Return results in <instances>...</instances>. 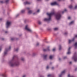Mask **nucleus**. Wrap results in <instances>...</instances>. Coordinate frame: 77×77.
I'll list each match as a JSON object with an SVG mask.
<instances>
[{
  "label": "nucleus",
  "mask_w": 77,
  "mask_h": 77,
  "mask_svg": "<svg viewBox=\"0 0 77 77\" xmlns=\"http://www.w3.org/2000/svg\"><path fill=\"white\" fill-rule=\"evenodd\" d=\"M39 0H37V1H39Z\"/></svg>",
  "instance_id": "nucleus-62"
},
{
  "label": "nucleus",
  "mask_w": 77,
  "mask_h": 77,
  "mask_svg": "<svg viewBox=\"0 0 77 77\" xmlns=\"http://www.w3.org/2000/svg\"><path fill=\"white\" fill-rule=\"evenodd\" d=\"M63 59H66V56L64 57Z\"/></svg>",
  "instance_id": "nucleus-44"
},
{
  "label": "nucleus",
  "mask_w": 77,
  "mask_h": 77,
  "mask_svg": "<svg viewBox=\"0 0 77 77\" xmlns=\"http://www.w3.org/2000/svg\"><path fill=\"white\" fill-rule=\"evenodd\" d=\"M69 64H71V63H72V62H69Z\"/></svg>",
  "instance_id": "nucleus-55"
},
{
  "label": "nucleus",
  "mask_w": 77,
  "mask_h": 77,
  "mask_svg": "<svg viewBox=\"0 0 77 77\" xmlns=\"http://www.w3.org/2000/svg\"><path fill=\"white\" fill-rule=\"evenodd\" d=\"M40 29H41V30H43L42 28H40Z\"/></svg>",
  "instance_id": "nucleus-60"
},
{
  "label": "nucleus",
  "mask_w": 77,
  "mask_h": 77,
  "mask_svg": "<svg viewBox=\"0 0 77 77\" xmlns=\"http://www.w3.org/2000/svg\"><path fill=\"white\" fill-rule=\"evenodd\" d=\"M19 16V14H18L17 15H16V18H17V17H18Z\"/></svg>",
  "instance_id": "nucleus-40"
},
{
  "label": "nucleus",
  "mask_w": 77,
  "mask_h": 77,
  "mask_svg": "<svg viewBox=\"0 0 77 77\" xmlns=\"http://www.w3.org/2000/svg\"><path fill=\"white\" fill-rule=\"evenodd\" d=\"M25 12V10H22L21 11V13H22V14L24 13Z\"/></svg>",
  "instance_id": "nucleus-31"
},
{
  "label": "nucleus",
  "mask_w": 77,
  "mask_h": 77,
  "mask_svg": "<svg viewBox=\"0 0 77 77\" xmlns=\"http://www.w3.org/2000/svg\"><path fill=\"white\" fill-rule=\"evenodd\" d=\"M55 51H56V49L55 48H54L52 49V51H53V52H55Z\"/></svg>",
  "instance_id": "nucleus-30"
},
{
  "label": "nucleus",
  "mask_w": 77,
  "mask_h": 77,
  "mask_svg": "<svg viewBox=\"0 0 77 77\" xmlns=\"http://www.w3.org/2000/svg\"><path fill=\"white\" fill-rule=\"evenodd\" d=\"M20 60L23 62H25V59H24V58L23 57H21L20 59Z\"/></svg>",
  "instance_id": "nucleus-14"
},
{
  "label": "nucleus",
  "mask_w": 77,
  "mask_h": 77,
  "mask_svg": "<svg viewBox=\"0 0 77 77\" xmlns=\"http://www.w3.org/2000/svg\"><path fill=\"white\" fill-rule=\"evenodd\" d=\"M2 19L0 18V22L2 21Z\"/></svg>",
  "instance_id": "nucleus-51"
},
{
  "label": "nucleus",
  "mask_w": 77,
  "mask_h": 77,
  "mask_svg": "<svg viewBox=\"0 0 77 77\" xmlns=\"http://www.w3.org/2000/svg\"><path fill=\"white\" fill-rule=\"evenodd\" d=\"M74 24V21H72L69 23V25H72Z\"/></svg>",
  "instance_id": "nucleus-15"
},
{
  "label": "nucleus",
  "mask_w": 77,
  "mask_h": 77,
  "mask_svg": "<svg viewBox=\"0 0 77 77\" xmlns=\"http://www.w3.org/2000/svg\"><path fill=\"white\" fill-rule=\"evenodd\" d=\"M28 13H29V14H31L32 13V11L29 10L28 12Z\"/></svg>",
  "instance_id": "nucleus-20"
},
{
  "label": "nucleus",
  "mask_w": 77,
  "mask_h": 77,
  "mask_svg": "<svg viewBox=\"0 0 77 77\" xmlns=\"http://www.w3.org/2000/svg\"><path fill=\"white\" fill-rule=\"evenodd\" d=\"M71 47H69L68 49V52H67V54H71Z\"/></svg>",
  "instance_id": "nucleus-11"
},
{
  "label": "nucleus",
  "mask_w": 77,
  "mask_h": 77,
  "mask_svg": "<svg viewBox=\"0 0 77 77\" xmlns=\"http://www.w3.org/2000/svg\"><path fill=\"white\" fill-rule=\"evenodd\" d=\"M38 24H39V25H41V22L39 21H38Z\"/></svg>",
  "instance_id": "nucleus-27"
},
{
  "label": "nucleus",
  "mask_w": 77,
  "mask_h": 77,
  "mask_svg": "<svg viewBox=\"0 0 77 77\" xmlns=\"http://www.w3.org/2000/svg\"><path fill=\"white\" fill-rule=\"evenodd\" d=\"M72 59H74L75 62H76L77 61V53L76 52L74 53V56L72 57Z\"/></svg>",
  "instance_id": "nucleus-4"
},
{
  "label": "nucleus",
  "mask_w": 77,
  "mask_h": 77,
  "mask_svg": "<svg viewBox=\"0 0 77 77\" xmlns=\"http://www.w3.org/2000/svg\"><path fill=\"white\" fill-rule=\"evenodd\" d=\"M25 29V30H27V31L29 32H30V33H32V31L28 27V25H26V26Z\"/></svg>",
  "instance_id": "nucleus-5"
},
{
  "label": "nucleus",
  "mask_w": 77,
  "mask_h": 77,
  "mask_svg": "<svg viewBox=\"0 0 77 77\" xmlns=\"http://www.w3.org/2000/svg\"><path fill=\"white\" fill-rule=\"evenodd\" d=\"M26 22H27V20H25L24 22L25 23H26Z\"/></svg>",
  "instance_id": "nucleus-46"
},
{
  "label": "nucleus",
  "mask_w": 77,
  "mask_h": 77,
  "mask_svg": "<svg viewBox=\"0 0 77 77\" xmlns=\"http://www.w3.org/2000/svg\"><path fill=\"white\" fill-rule=\"evenodd\" d=\"M24 4L25 5H30V4L29 2H24Z\"/></svg>",
  "instance_id": "nucleus-16"
},
{
  "label": "nucleus",
  "mask_w": 77,
  "mask_h": 77,
  "mask_svg": "<svg viewBox=\"0 0 77 77\" xmlns=\"http://www.w3.org/2000/svg\"><path fill=\"white\" fill-rule=\"evenodd\" d=\"M14 51H18V48H17L16 49H14Z\"/></svg>",
  "instance_id": "nucleus-35"
},
{
  "label": "nucleus",
  "mask_w": 77,
  "mask_h": 77,
  "mask_svg": "<svg viewBox=\"0 0 77 77\" xmlns=\"http://www.w3.org/2000/svg\"><path fill=\"white\" fill-rule=\"evenodd\" d=\"M45 42H46V43H48V42H45Z\"/></svg>",
  "instance_id": "nucleus-61"
},
{
  "label": "nucleus",
  "mask_w": 77,
  "mask_h": 77,
  "mask_svg": "<svg viewBox=\"0 0 77 77\" xmlns=\"http://www.w3.org/2000/svg\"><path fill=\"white\" fill-rule=\"evenodd\" d=\"M53 75L51 74H49L47 75L48 77H52Z\"/></svg>",
  "instance_id": "nucleus-19"
},
{
  "label": "nucleus",
  "mask_w": 77,
  "mask_h": 77,
  "mask_svg": "<svg viewBox=\"0 0 77 77\" xmlns=\"http://www.w3.org/2000/svg\"><path fill=\"white\" fill-rule=\"evenodd\" d=\"M35 14H36V13L35 12V13H33V14L34 15H35Z\"/></svg>",
  "instance_id": "nucleus-50"
},
{
  "label": "nucleus",
  "mask_w": 77,
  "mask_h": 77,
  "mask_svg": "<svg viewBox=\"0 0 77 77\" xmlns=\"http://www.w3.org/2000/svg\"><path fill=\"white\" fill-rule=\"evenodd\" d=\"M15 39H16L14 37V38H12L11 39V41H15Z\"/></svg>",
  "instance_id": "nucleus-21"
},
{
  "label": "nucleus",
  "mask_w": 77,
  "mask_h": 77,
  "mask_svg": "<svg viewBox=\"0 0 77 77\" xmlns=\"http://www.w3.org/2000/svg\"><path fill=\"white\" fill-rule=\"evenodd\" d=\"M77 67H76V68H75V71H77Z\"/></svg>",
  "instance_id": "nucleus-48"
},
{
  "label": "nucleus",
  "mask_w": 77,
  "mask_h": 77,
  "mask_svg": "<svg viewBox=\"0 0 77 77\" xmlns=\"http://www.w3.org/2000/svg\"><path fill=\"white\" fill-rule=\"evenodd\" d=\"M51 6H54V5H57V6H59V4L57 3V2H54L52 3H51Z\"/></svg>",
  "instance_id": "nucleus-9"
},
{
  "label": "nucleus",
  "mask_w": 77,
  "mask_h": 77,
  "mask_svg": "<svg viewBox=\"0 0 77 77\" xmlns=\"http://www.w3.org/2000/svg\"><path fill=\"white\" fill-rule=\"evenodd\" d=\"M8 63L11 67H13L14 66H18L20 64L18 56L15 55H14L12 59L9 61Z\"/></svg>",
  "instance_id": "nucleus-2"
},
{
  "label": "nucleus",
  "mask_w": 77,
  "mask_h": 77,
  "mask_svg": "<svg viewBox=\"0 0 77 77\" xmlns=\"http://www.w3.org/2000/svg\"><path fill=\"white\" fill-rule=\"evenodd\" d=\"M15 39H16V40H18L19 39V38H15Z\"/></svg>",
  "instance_id": "nucleus-52"
},
{
  "label": "nucleus",
  "mask_w": 77,
  "mask_h": 77,
  "mask_svg": "<svg viewBox=\"0 0 77 77\" xmlns=\"http://www.w3.org/2000/svg\"><path fill=\"white\" fill-rule=\"evenodd\" d=\"M68 77H75V76H70V75L69 74L68 75Z\"/></svg>",
  "instance_id": "nucleus-33"
},
{
  "label": "nucleus",
  "mask_w": 77,
  "mask_h": 77,
  "mask_svg": "<svg viewBox=\"0 0 77 77\" xmlns=\"http://www.w3.org/2000/svg\"><path fill=\"white\" fill-rule=\"evenodd\" d=\"M1 50H2V46H0V52L1 51Z\"/></svg>",
  "instance_id": "nucleus-39"
},
{
  "label": "nucleus",
  "mask_w": 77,
  "mask_h": 77,
  "mask_svg": "<svg viewBox=\"0 0 77 77\" xmlns=\"http://www.w3.org/2000/svg\"><path fill=\"white\" fill-rule=\"evenodd\" d=\"M47 30H48V31H51V28H48L47 29Z\"/></svg>",
  "instance_id": "nucleus-24"
},
{
  "label": "nucleus",
  "mask_w": 77,
  "mask_h": 77,
  "mask_svg": "<svg viewBox=\"0 0 77 77\" xmlns=\"http://www.w3.org/2000/svg\"><path fill=\"white\" fill-rule=\"evenodd\" d=\"M32 56H36V54L35 53H33Z\"/></svg>",
  "instance_id": "nucleus-28"
},
{
  "label": "nucleus",
  "mask_w": 77,
  "mask_h": 77,
  "mask_svg": "<svg viewBox=\"0 0 77 77\" xmlns=\"http://www.w3.org/2000/svg\"><path fill=\"white\" fill-rule=\"evenodd\" d=\"M68 20H70L71 19V17H69L68 18Z\"/></svg>",
  "instance_id": "nucleus-41"
},
{
  "label": "nucleus",
  "mask_w": 77,
  "mask_h": 77,
  "mask_svg": "<svg viewBox=\"0 0 77 77\" xmlns=\"http://www.w3.org/2000/svg\"><path fill=\"white\" fill-rule=\"evenodd\" d=\"M75 38H77V35H76L75 36Z\"/></svg>",
  "instance_id": "nucleus-54"
},
{
  "label": "nucleus",
  "mask_w": 77,
  "mask_h": 77,
  "mask_svg": "<svg viewBox=\"0 0 77 77\" xmlns=\"http://www.w3.org/2000/svg\"><path fill=\"white\" fill-rule=\"evenodd\" d=\"M64 35H65V36H67V35H68V32H65L64 33Z\"/></svg>",
  "instance_id": "nucleus-25"
},
{
  "label": "nucleus",
  "mask_w": 77,
  "mask_h": 77,
  "mask_svg": "<svg viewBox=\"0 0 77 77\" xmlns=\"http://www.w3.org/2000/svg\"><path fill=\"white\" fill-rule=\"evenodd\" d=\"M50 51V47H48L46 49H43V51L44 52H45V51Z\"/></svg>",
  "instance_id": "nucleus-8"
},
{
  "label": "nucleus",
  "mask_w": 77,
  "mask_h": 77,
  "mask_svg": "<svg viewBox=\"0 0 77 77\" xmlns=\"http://www.w3.org/2000/svg\"><path fill=\"white\" fill-rule=\"evenodd\" d=\"M74 46H75V48L76 49L77 48V42H76L75 43V44L74 45Z\"/></svg>",
  "instance_id": "nucleus-17"
},
{
  "label": "nucleus",
  "mask_w": 77,
  "mask_h": 77,
  "mask_svg": "<svg viewBox=\"0 0 77 77\" xmlns=\"http://www.w3.org/2000/svg\"><path fill=\"white\" fill-rule=\"evenodd\" d=\"M64 12H65L64 11L62 12L60 11L56 14H55L54 12H51L50 13H47V15L48 16L49 18L48 19L45 18L44 19V20L45 21H50L51 20V16H52V15H55L56 18L57 20H59L61 18V17H62L61 13H62V14H64Z\"/></svg>",
  "instance_id": "nucleus-1"
},
{
  "label": "nucleus",
  "mask_w": 77,
  "mask_h": 77,
  "mask_svg": "<svg viewBox=\"0 0 77 77\" xmlns=\"http://www.w3.org/2000/svg\"><path fill=\"white\" fill-rule=\"evenodd\" d=\"M69 8L70 9H72V6L71 5H70L69 6Z\"/></svg>",
  "instance_id": "nucleus-32"
},
{
  "label": "nucleus",
  "mask_w": 77,
  "mask_h": 77,
  "mask_svg": "<svg viewBox=\"0 0 77 77\" xmlns=\"http://www.w3.org/2000/svg\"><path fill=\"white\" fill-rule=\"evenodd\" d=\"M40 77H44V76L41 75L40 76Z\"/></svg>",
  "instance_id": "nucleus-49"
},
{
  "label": "nucleus",
  "mask_w": 77,
  "mask_h": 77,
  "mask_svg": "<svg viewBox=\"0 0 77 77\" xmlns=\"http://www.w3.org/2000/svg\"><path fill=\"white\" fill-rule=\"evenodd\" d=\"M9 0H6L4 1V3H5L6 4H8L9 3Z\"/></svg>",
  "instance_id": "nucleus-18"
},
{
  "label": "nucleus",
  "mask_w": 77,
  "mask_h": 77,
  "mask_svg": "<svg viewBox=\"0 0 77 77\" xmlns=\"http://www.w3.org/2000/svg\"><path fill=\"white\" fill-rule=\"evenodd\" d=\"M59 60L60 62V61H61V59L60 58H59Z\"/></svg>",
  "instance_id": "nucleus-43"
},
{
  "label": "nucleus",
  "mask_w": 77,
  "mask_h": 77,
  "mask_svg": "<svg viewBox=\"0 0 77 77\" xmlns=\"http://www.w3.org/2000/svg\"><path fill=\"white\" fill-rule=\"evenodd\" d=\"M22 36V34H21L19 35L20 37V36Z\"/></svg>",
  "instance_id": "nucleus-53"
},
{
  "label": "nucleus",
  "mask_w": 77,
  "mask_h": 77,
  "mask_svg": "<svg viewBox=\"0 0 77 77\" xmlns=\"http://www.w3.org/2000/svg\"><path fill=\"white\" fill-rule=\"evenodd\" d=\"M5 33H8V32L7 31H5Z\"/></svg>",
  "instance_id": "nucleus-59"
},
{
  "label": "nucleus",
  "mask_w": 77,
  "mask_h": 77,
  "mask_svg": "<svg viewBox=\"0 0 77 77\" xmlns=\"http://www.w3.org/2000/svg\"><path fill=\"white\" fill-rule=\"evenodd\" d=\"M65 74V70L61 72V74L59 75L60 77H62V75H64Z\"/></svg>",
  "instance_id": "nucleus-12"
},
{
  "label": "nucleus",
  "mask_w": 77,
  "mask_h": 77,
  "mask_svg": "<svg viewBox=\"0 0 77 77\" xmlns=\"http://www.w3.org/2000/svg\"><path fill=\"white\" fill-rule=\"evenodd\" d=\"M64 12H66L67 11V10L65 9V10L63 11Z\"/></svg>",
  "instance_id": "nucleus-42"
},
{
  "label": "nucleus",
  "mask_w": 77,
  "mask_h": 77,
  "mask_svg": "<svg viewBox=\"0 0 77 77\" xmlns=\"http://www.w3.org/2000/svg\"><path fill=\"white\" fill-rule=\"evenodd\" d=\"M2 40H3V41L4 40V38H1Z\"/></svg>",
  "instance_id": "nucleus-56"
},
{
  "label": "nucleus",
  "mask_w": 77,
  "mask_h": 77,
  "mask_svg": "<svg viewBox=\"0 0 77 77\" xmlns=\"http://www.w3.org/2000/svg\"><path fill=\"white\" fill-rule=\"evenodd\" d=\"M59 77H62V76L60 77V76H59Z\"/></svg>",
  "instance_id": "nucleus-64"
},
{
  "label": "nucleus",
  "mask_w": 77,
  "mask_h": 77,
  "mask_svg": "<svg viewBox=\"0 0 77 77\" xmlns=\"http://www.w3.org/2000/svg\"><path fill=\"white\" fill-rule=\"evenodd\" d=\"M77 6L76 5L75 6V9H77Z\"/></svg>",
  "instance_id": "nucleus-45"
},
{
  "label": "nucleus",
  "mask_w": 77,
  "mask_h": 77,
  "mask_svg": "<svg viewBox=\"0 0 77 77\" xmlns=\"http://www.w3.org/2000/svg\"><path fill=\"white\" fill-rule=\"evenodd\" d=\"M74 39H75V37H74L73 38L72 40H69V44H71L72 42H74Z\"/></svg>",
  "instance_id": "nucleus-10"
},
{
  "label": "nucleus",
  "mask_w": 77,
  "mask_h": 77,
  "mask_svg": "<svg viewBox=\"0 0 77 77\" xmlns=\"http://www.w3.org/2000/svg\"><path fill=\"white\" fill-rule=\"evenodd\" d=\"M62 49V46L61 45H60L59 46V50H61Z\"/></svg>",
  "instance_id": "nucleus-22"
},
{
  "label": "nucleus",
  "mask_w": 77,
  "mask_h": 77,
  "mask_svg": "<svg viewBox=\"0 0 77 77\" xmlns=\"http://www.w3.org/2000/svg\"><path fill=\"white\" fill-rule=\"evenodd\" d=\"M50 65L52 64V62H50Z\"/></svg>",
  "instance_id": "nucleus-57"
},
{
  "label": "nucleus",
  "mask_w": 77,
  "mask_h": 77,
  "mask_svg": "<svg viewBox=\"0 0 77 77\" xmlns=\"http://www.w3.org/2000/svg\"><path fill=\"white\" fill-rule=\"evenodd\" d=\"M49 59H53V56L50 55L49 57Z\"/></svg>",
  "instance_id": "nucleus-26"
},
{
  "label": "nucleus",
  "mask_w": 77,
  "mask_h": 77,
  "mask_svg": "<svg viewBox=\"0 0 77 77\" xmlns=\"http://www.w3.org/2000/svg\"><path fill=\"white\" fill-rule=\"evenodd\" d=\"M58 30V28H54V30L56 31V30Z\"/></svg>",
  "instance_id": "nucleus-34"
},
{
  "label": "nucleus",
  "mask_w": 77,
  "mask_h": 77,
  "mask_svg": "<svg viewBox=\"0 0 77 77\" xmlns=\"http://www.w3.org/2000/svg\"><path fill=\"white\" fill-rule=\"evenodd\" d=\"M40 12V10L39 9H38V10L36 12L39 13Z\"/></svg>",
  "instance_id": "nucleus-36"
},
{
  "label": "nucleus",
  "mask_w": 77,
  "mask_h": 77,
  "mask_svg": "<svg viewBox=\"0 0 77 77\" xmlns=\"http://www.w3.org/2000/svg\"><path fill=\"white\" fill-rule=\"evenodd\" d=\"M39 43L37 42L36 44V46H39Z\"/></svg>",
  "instance_id": "nucleus-29"
},
{
  "label": "nucleus",
  "mask_w": 77,
  "mask_h": 77,
  "mask_svg": "<svg viewBox=\"0 0 77 77\" xmlns=\"http://www.w3.org/2000/svg\"><path fill=\"white\" fill-rule=\"evenodd\" d=\"M42 57L44 60H47V55H45V54H44L42 55Z\"/></svg>",
  "instance_id": "nucleus-6"
},
{
  "label": "nucleus",
  "mask_w": 77,
  "mask_h": 77,
  "mask_svg": "<svg viewBox=\"0 0 77 77\" xmlns=\"http://www.w3.org/2000/svg\"><path fill=\"white\" fill-rule=\"evenodd\" d=\"M11 22H9L7 21L6 23V28L8 29L9 28V27L10 26V25H11Z\"/></svg>",
  "instance_id": "nucleus-7"
},
{
  "label": "nucleus",
  "mask_w": 77,
  "mask_h": 77,
  "mask_svg": "<svg viewBox=\"0 0 77 77\" xmlns=\"http://www.w3.org/2000/svg\"><path fill=\"white\" fill-rule=\"evenodd\" d=\"M58 0V1H60V0Z\"/></svg>",
  "instance_id": "nucleus-63"
},
{
  "label": "nucleus",
  "mask_w": 77,
  "mask_h": 77,
  "mask_svg": "<svg viewBox=\"0 0 77 77\" xmlns=\"http://www.w3.org/2000/svg\"><path fill=\"white\" fill-rule=\"evenodd\" d=\"M54 69V67H52V69Z\"/></svg>",
  "instance_id": "nucleus-58"
},
{
  "label": "nucleus",
  "mask_w": 77,
  "mask_h": 77,
  "mask_svg": "<svg viewBox=\"0 0 77 77\" xmlns=\"http://www.w3.org/2000/svg\"><path fill=\"white\" fill-rule=\"evenodd\" d=\"M0 3L2 4H3V3H5V1L0 0Z\"/></svg>",
  "instance_id": "nucleus-23"
},
{
  "label": "nucleus",
  "mask_w": 77,
  "mask_h": 77,
  "mask_svg": "<svg viewBox=\"0 0 77 77\" xmlns=\"http://www.w3.org/2000/svg\"><path fill=\"white\" fill-rule=\"evenodd\" d=\"M46 69H49V66H48L46 67Z\"/></svg>",
  "instance_id": "nucleus-38"
},
{
  "label": "nucleus",
  "mask_w": 77,
  "mask_h": 77,
  "mask_svg": "<svg viewBox=\"0 0 77 77\" xmlns=\"http://www.w3.org/2000/svg\"><path fill=\"white\" fill-rule=\"evenodd\" d=\"M26 77V75H24L22 76V77Z\"/></svg>",
  "instance_id": "nucleus-47"
},
{
  "label": "nucleus",
  "mask_w": 77,
  "mask_h": 77,
  "mask_svg": "<svg viewBox=\"0 0 77 77\" xmlns=\"http://www.w3.org/2000/svg\"><path fill=\"white\" fill-rule=\"evenodd\" d=\"M0 76H2V77H7V75H6V74H2L0 73Z\"/></svg>",
  "instance_id": "nucleus-13"
},
{
  "label": "nucleus",
  "mask_w": 77,
  "mask_h": 77,
  "mask_svg": "<svg viewBox=\"0 0 77 77\" xmlns=\"http://www.w3.org/2000/svg\"><path fill=\"white\" fill-rule=\"evenodd\" d=\"M26 9H27V10H28V11H29V10L30 9V8H26Z\"/></svg>",
  "instance_id": "nucleus-37"
},
{
  "label": "nucleus",
  "mask_w": 77,
  "mask_h": 77,
  "mask_svg": "<svg viewBox=\"0 0 77 77\" xmlns=\"http://www.w3.org/2000/svg\"><path fill=\"white\" fill-rule=\"evenodd\" d=\"M11 47L10 46L9 48H6L5 49V51L4 53V55H3V57H5L6 54H8V51L9 50H11Z\"/></svg>",
  "instance_id": "nucleus-3"
}]
</instances>
